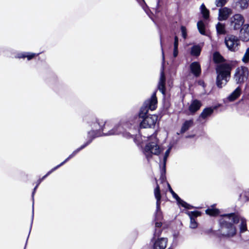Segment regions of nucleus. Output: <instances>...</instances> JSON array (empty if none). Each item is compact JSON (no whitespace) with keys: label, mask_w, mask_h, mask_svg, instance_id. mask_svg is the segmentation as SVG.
Masks as SVG:
<instances>
[{"label":"nucleus","mask_w":249,"mask_h":249,"mask_svg":"<svg viewBox=\"0 0 249 249\" xmlns=\"http://www.w3.org/2000/svg\"><path fill=\"white\" fill-rule=\"evenodd\" d=\"M161 78H164L163 76H161Z\"/></svg>","instance_id":"obj_45"},{"label":"nucleus","mask_w":249,"mask_h":249,"mask_svg":"<svg viewBox=\"0 0 249 249\" xmlns=\"http://www.w3.org/2000/svg\"><path fill=\"white\" fill-rule=\"evenodd\" d=\"M157 106V99L156 96V92H154L151 98L144 103L142 107L141 108L140 116L143 117L148 112V110H155Z\"/></svg>","instance_id":"obj_3"},{"label":"nucleus","mask_w":249,"mask_h":249,"mask_svg":"<svg viewBox=\"0 0 249 249\" xmlns=\"http://www.w3.org/2000/svg\"><path fill=\"white\" fill-rule=\"evenodd\" d=\"M240 232H245L247 230L246 221L245 219L241 218V224L240 226Z\"/></svg>","instance_id":"obj_27"},{"label":"nucleus","mask_w":249,"mask_h":249,"mask_svg":"<svg viewBox=\"0 0 249 249\" xmlns=\"http://www.w3.org/2000/svg\"><path fill=\"white\" fill-rule=\"evenodd\" d=\"M199 84H200V85H202V86H204V83H203V81H200L199 82Z\"/></svg>","instance_id":"obj_42"},{"label":"nucleus","mask_w":249,"mask_h":249,"mask_svg":"<svg viewBox=\"0 0 249 249\" xmlns=\"http://www.w3.org/2000/svg\"><path fill=\"white\" fill-rule=\"evenodd\" d=\"M242 61L247 63L249 61V48H247L242 59Z\"/></svg>","instance_id":"obj_29"},{"label":"nucleus","mask_w":249,"mask_h":249,"mask_svg":"<svg viewBox=\"0 0 249 249\" xmlns=\"http://www.w3.org/2000/svg\"><path fill=\"white\" fill-rule=\"evenodd\" d=\"M157 120L158 116L156 115L147 116L141 123V126L143 128H153L155 125Z\"/></svg>","instance_id":"obj_7"},{"label":"nucleus","mask_w":249,"mask_h":249,"mask_svg":"<svg viewBox=\"0 0 249 249\" xmlns=\"http://www.w3.org/2000/svg\"><path fill=\"white\" fill-rule=\"evenodd\" d=\"M162 58H163V59H164V53H163V50H162Z\"/></svg>","instance_id":"obj_44"},{"label":"nucleus","mask_w":249,"mask_h":249,"mask_svg":"<svg viewBox=\"0 0 249 249\" xmlns=\"http://www.w3.org/2000/svg\"><path fill=\"white\" fill-rule=\"evenodd\" d=\"M240 38L245 42L249 41V24H245L240 30Z\"/></svg>","instance_id":"obj_8"},{"label":"nucleus","mask_w":249,"mask_h":249,"mask_svg":"<svg viewBox=\"0 0 249 249\" xmlns=\"http://www.w3.org/2000/svg\"><path fill=\"white\" fill-rule=\"evenodd\" d=\"M138 2L140 4L142 7V9L145 11V12L147 13V7L144 1V0H138Z\"/></svg>","instance_id":"obj_36"},{"label":"nucleus","mask_w":249,"mask_h":249,"mask_svg":"<svg viewBox=\"0 0 249 249\" xmlns=\"http://www.w3.org/2000/svg\"><path fill=\"white\" fill-rule=\"evenodd\" d=\"M224 42L229 51L235 52L238 50L240 43L238 37L231 35H228L225 37Z\"/></svg>","instance_id":"obj_4"},{"label":"nucleus","mask_w":249,"mask_h":249,"mask_svg":"<svg viewBox=\"0 0 249 249\" xmlns=\"http://www.w3.org/2000/svg\"><path fill=\"white\" fill-rule=\"evenodd\" d=\"M249 0H239L240 7L242 9L247 8L248 6V2Z\"/></svg>","instance_id":"obj_30"},{"label":"nucleus","mask_w":249,"mask_h":249,"mask_svg":"<svg viewBox=\"0 0 249 249\" xmlns=\"http://www.w3.org/2000/svg\"><path fill=\"white\" fill-rule=\"evenodd\" d=\"M178 38L177 36H175L174 38V48H178Z\"/></svg>","instance_id":"obj_38"},{"label":"nucleus","mask_w":249,"mask_h":249,"mask_svg":"<svg viewBox=\"0 0 249 249\" xmlns=\"http://www.w3.org/2000/svg\"><path fill=\"white\" fill-rule=\"evenodd\" d=\"M155 226L158 228L160 227L161 226V223L160 222H156Z\"/></svg>","instance_id":"obj_41"},{"label":"nucleus","mask_w":249,"mask_h":249,"mask_svg":"<svg viewBox=\"0 0 249 249\" xmlns=\"http://www.w3.org/2000/svg\"><path fill=\"white\" fill-rule=\"evenodd\" d=\"M241 93L240 87L237 88L228 97L229 101L231 102L234 101L239 97Z\"/></svg>","instance_id":"obj_15"},{"label":"nucleus","mask_w":249,"mask_h":249,"mask_svg":"<svg viewBox=\"0 0 249 249\" xmlns=\"http://www.w3.org/2000/svg\"><path fill=\"white\" fill-rule=\"evenodd\" d=\"M239 221V217L233 213L224 215L220 220L222 234L228 237L234 235L236 230L233 224L237 223Z\"/></svg>","instance_id":"obj_1"},{"label":"nucleus","mask_w":249,"mask_h":249,"mask_svg":"<svg viewBox=\"0 0 249 249\" xmlns=\"http://www.w3.org/2000/svg\"><path fill=\"white\" fill-rule=\"evenodd\" d=\"M201 106V104L200 101L195 100H194L189 107V110L191 112H195L197 110H198Z\"/></svg>","instance_id":"obj_14"},{"label":"nucleus","mask_w":249,"mask_h":249,"mask_svg":"<svg viewBox=\"0 0 249 249\" xmlns=\"http://www.w3.org/2000/svg\"><path fill=\"white\" fill-rule=\"evenodd\" d=\"M227 0H215V4L218 7H222L227 2Z\"/></svg>","instance_id":"obj_34"},{"label":"nucleus","mask_w":249,"mask_h":249,"mask_svg":"<svg viewBox=\"0 0 249 249\" xmlns=\"http://www.w3.org/2000/svg\"><path fill=\"white\" fill-rule=\"evenodd\" d=\"M200 10L204 18H207L209 17V11L206 8L205 5L203 3L200 6Z\"/></svg>","instance_id":"obj_23"},{"label":"nucleus","mask_w":249,"mask_h":249,"mask_svg":"<svg viewBox=\"0 0 249 249\" xmlns=\"http://www.w3.org/2000/svg\"><path fill=\"white\" fill-rule=\"evenodd\" d=\"M150 142L145 145L143 153L147 159L152 157V155H158L160 152L161 149L158 145L159 141L155 135L151 136L149 138Z\"/></svg>","instance_id":"obj_2"},{"label":"nucleus","mask_w":249,"mask_h":249,"mask_svg":"<svg viewBox=\"0 0 249 249\" xmlns=\"http://www.w3.org/2000/svg\"><path fill=\"white\" fill-rule=\"evenodd\" d=\"M38 186V184L35 187V188H34V191L33 193V195H34V193H35V190L36 189V188Z\"/></svg>","instance_id":"obj_43"},{"label":"nucleus","mask_w":249,"mask_h":249,"mask_svg":"<svg viewBox=\"0 0 249 249\" xmlns=\"http://www.w3.org/2000/svg\"><path fill=\"white\" fill-rule=\"evenodd\" d=\"M180 30H181L182 36L183 37V38L184 39H185L187 36L186 28L184 26H182L180 28Z\"/></svg>","instance_id":"obj_32"},{"label":"nucleus","mask_w":249,"mask_h":249,"mask_svg":"<svg viewBox=\"0 0 249 249\" xmlns=\"http://www.w3.org/2000/svg\"><path fill=\"white\" fill-rule=\"evenodd\" d=\"M249 74L248 68L242 66L237 68L235 72V78H247Z\"/></svg>","instance_id":"obj_9"},{"label":"nucleus","mask_w":249,"mask_h":249,"mask_svg":"<svg viewBox=\"0 0 249 249\" xmlns=\"http://www.w3.org/2000/svg\"><path fill=\"white\" fill-rule=\"evenodd\" d=\"M231 10L227 7L220 8L219 10L218 20L220 21L226 20L231 14Z\"/></svg>","instance_id":"obj_10"},{"label":"nucleus","mask_w":249,"mask_h":249,"mask_svg":"<svg viewBox=\"0 0 249 249\" xmlns=\"http://www.w3.org/2000/svg\"><path fill=\"white\" fill-rule=\"evenodd\" d=\"M154 195L155 198L157 199L156 205L157 209H158L160 208V200L161 198L160 187L159 185H157L156 188L154 190Z\"/></svg>","instance_id":"obj_18"},{"label":"nucleus","mask_w":249,"mask_h":249,"mask_svg":"<svg viewBox=\"0 0 249 249\" xmlns=\"http://www.w3.org/2000/svg\"><path fill=\"white\" fill-rule=\"evenodd\" d=\"M213 60L217 65L224 63L226 60L218 52H215L213 53Z\"/></svg>","instance_id":"obj_16"},{"label":"nucleus","mask_w":249,"mask_h":249,"mask_svg":"<svg viewBox=\"0 0 249 249\" xmlns=\"http://www.w3.org/2000/svg\"><path fill=\"white\" fill-rule=\"evenodd\" d=\"M40 53H36L31 52H21L17 53L16 58H27L28 60H30L35 57L38 56Z\"/></svg>","instance_id":"obj_11"},{"label":"nucleus","mask_w":249,"mask_h":249,"mask_svg":"<svg viewBox=\"0 0 249 249\" xmlns=\"http://www.w3.org/2000/svg\"><path fill=\"white\" fill-rule=\"evenodd\" d=\"M227 79H217L216 83L217 86L221 88L227 84Z\"/></svg>","instance_id":"obj_28"},{"label":"nucleus","mask_w":249,"mask_h":249,"mask_svg":"<svg viewBox=\"0 0 249 249\" xmlns=\"http://www.w3.org/2000/svg\"><path fill=\"white\" fill-rule=\"evenodd\" d=\"M190 68L192 72L196 77L199 75L201 72V68L200 64L197 62H193L190 65Z\"/></svg>","instance_id":"obj_13"},{"label":"nucleus","mask_w":249,"mask_h":249,"mask_svg":"<svg viewBox=\"0 0 249 249\" xmlns=\"http://www.w3.org/2000/svg\"><path fill=\"white\" fill-rule=\"evenodd\" d=\"M178 48H174L173 50V57L176 58L178 55Z\"/></svg>","instance_id":"obj_39"},{"label":"nucleus","mask_w":249,"mask_h":249,"mask_svg":"<svg viewBox=\"0 0 249 249\" xmlns=\"http://www.w3.org/2000/svg\"><path fill=\"white\" fill-rule=\"evenodd\" d=\"M188 214L190 217H197L200 215V213L198 211L189 212L188 213Z\"/></svg>","instance_id":"obj_35"},{"label":"nucleus","mask_w":249,"mask_h":249,"mask_svg":"<svg viewBox=\"0 0 249 249\" xmlns=\"http://www.w3.org/2000/svg\"><path fill=\"white\" fill-rule=\"evenodd\" d=\"M170 149L169 148L165 152V155H164V164H165V161H166V159L167 158L168 155H169V154L170 153Z\"/></svg>","instance_id":"obj_40"},{"label":"nucleus","mask_w":249,"mask_h":249,"mask_svg":"<svg viewBox=\"0 0 249 249\" xmlns=\"http://www.w3.org/2000/svg\"><path fill=\"white\" fill-rule=\"evenodd\" d=\"M230 27L234 30H239L244 23L245 20L242 15L237 14L231 17L230 20Z\"/></svg>","instance_id":"obj_6"},{"label":"nucleus","mask_w":249,"mask_h":249,"mask_svg":"<svg viewBox=\"0 0 249 249\" xmlns=\"http://www.w3.org/2000/svg\"><path fill=\"white\" fill-rule=\"evenodd\" d=\"M193 124V121L188 120L185 121L183 124L181 129V133H184L186 131H187L191 126Z\"/></svg>","instance_id":"obj_21"},{"label":"nucleus","mask_w":249,"mask_h":249,"mask_svg":"<svg viewBox=\"0 0 249 249\" xmlns=\"http://www.w3.org/2000/svg\"><path fill=\"white\" fill-rule=\"evenodd\" d=\"M201 49L198 45H195L191 48V54L193 56H198L199 55Z\"/></svg>","instance_id":"obj_20"},{"label":"nucleus","mask_w":249,"mask_h":249,"mask_svg":"<svg viewBox=\"0 0 249 249\" xmlns=\"http://www.w3.org/2000/svg\"><path fill=\"white\" fill-rule=\"evenodd\" d=\"M178 202L181 205L182 207H184L186 208L190 209V205L188 204L186 202H184L182 200H181L179 197V199H176Z\"/></svg>","instance_id":"obj_31"},{"label":"nucleus","mask_w":249,"mask_h":249,"mask_svg":"<svg viewBox=\"0 0 249 249\" xmlns=\"http://www.w3.org/2000/svg\"><path fill=\"white\" fill-rule=\"evenodd\" d=\"M206 213L211 216H216L219 213V210L214 208L212 207L211 208H209L205 211Z\"/></svg>","instance_id":"obj_22"},{"label":"nucleus","mask_w":249,"mask_h":249,"mask_svg":"<svg viewBox=\"0 0 249 249\" xmlns=\"http://www.w3.org/2000/svg\"><path fill=\"white\" fill-rule=\"evenodd\" d=\"M215 70L217 74V78H227L231 76V67L227 63L219 64L216 65Z\"/></svg>","instance_id":"obj_5"},{"label":"nucleus","mask_w":249,"mask_h":249,"mask_svg":"<svg viewBox=\"0 0 249 249\" xmlns=\"http://www.w3.org/2000/svg\"><path fill=\"white\" fill-rule=\"evenodd\" d=\"M165 79H160L159 83V89L162 94L165 93Z\"/></svg>","instance_id":"obj_25"},{"label":"nucleus","mask_w":249,"mask_h":249,"mask_svg":"<svg viewBox=\"0 0 249 249\" xmlns=\"http://www.w3.org/2000/svg\"><path fill=\"white\" fill-rule=\"evenodd\" d=\"M168 187L169 188L170 192L172 194L173 197H174L176 199H179L178 196L173 191V190L171 188L170 185L169 184H168Z\"/></svg>","instance_id":"obj_37"},{"label":"nucleus","mask_w":249,"mask_h":249,"mask_svg":"<svg viewBox=\"0 0 249 249\" xmlns=\"http://www.w3.org/2000/svg\"><path fill=\"white\" fill-rule=\"evenodd\" d=\"M86 146V145H83V146H82L80 148H78L77 149H76V150H75L73 152V153L69 156V157L67 159H66L63 162H62L61 163H60L59 165H57V166L55 167L54 168H53V169H52L50 171H49L45 176H44L43 178H42V179L45 178L48 175H49L50 174H51L52 172H53V171H54L55 170H56L57 168H58L59 167L61 166V165H62L63 164H64L67 160H68L70 159L72 157H73V156H74L80 150L82 149L83 148H84L85 146Z\"/></svg>","instance_id":"obj_12"},{"label":"nucleus","mask_w":249,"mask_h":249,"mask_svg":"<svg viewBox=\"0 0 249 249\" xmlns=\"http://www.w3.org/2000/svg\"><path fill=\"white\" fill-rule=\"evenodd\" d=\"M216 29L218 35H225L226 30L224 24L218 22L216 25Z\"/></svg>","instance_id":"obj_17"},{"label":"nucleus","mask_w":249,"mask_h":249,"mask_svg":"<svg viewBox=\"0 0 249 249\" xmlns=\"http://www.w3.org/2000/svg\"><path fill=\"white\" fill-rule=\"evenodd\" d=\"M197 28L199 33L202 35H205V25L202 21H199L197 23Z\"/></svg>","instance_id":"obj_24"},{"label":"nucleus","mask_w":249,"mask_h":249,"mask_svg":"<svg viewBox=\"0 0 249 249\" xmlns=\"http://www.w3.org/2000/svg\"><path fill=\"white\" fill-rule=\"evenodd\" d=\"M190 218V227L191 228L195 229L196 228L197 226V224L195 221V219L193 217Z\"/></svg>","instance_id":"obj_33"},{"label":"nucleus","mask_w":249,"mask_h":249,"mask_svg":"<svg viewBox=\"0 0 249 249\" xmlns=\"http://www.w3.org/2000/svg\"><path fill=\"white\" fill-rule=\"evenodd\" d=\"M122 129V128L118 126L117 127H114L112 130L109 131L107 135H115V134H119L121 132V130Z\"/></svg>","instance_id":"obj_26"},{"label":"nucleus","mask_w":249,"mask_h":249,"mask_svg":"<svg viewBox=\"0 0 249 249\" xmlns=\"http://www.w3.org/2000/svg\"><path fill=\"white\" fill-rule=\"evenodd\" d=\"M213 109L212 107L205 108L201 113L200 117L203 119H205L210 116L213 112Z\"/></svg>","instance_id":"obj_19"}]
</instances>
